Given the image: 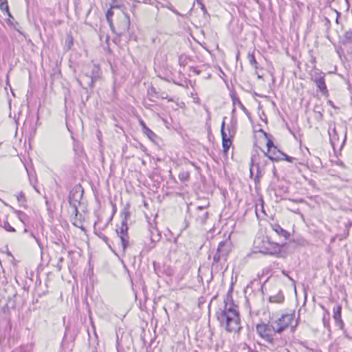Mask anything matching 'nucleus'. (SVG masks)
Listing matches in <instances>:
<instances>
[{"instance_id":"nucleus-7","label":"nucleus","mask_w":352,"mask_h":352,"mask_svg":"<svg viewBox=\"0 0 352 352\" xmlns=\"http://www.w3.org/2000/svg\"><path fill=\"white\" fill-rule=\"evenodd\" d=\"M256 329L258 335L261 338H262L269 344H275L276 339L273 337L272 333H274V331L272 328L271 321H270L269 324H266L264 322L257 324Z\"/></svg>"},{"instance_id":"nucleus-27","label":"nucleus","mask_w":352,"mask_h":352,"mask_svg":"<svg viewBox=\"0 0 352 352\" xmlns=\"http://www.w3.org/2000/svg\"><path fill=\"white\" fill-rule=\"evenodd\" d=\"M179 179L182 182H186L189 179L190 173L188 171L183 170L179 173Z\"/></svg>"},{"instance_id":"nucleus-25","label":"nucleus","mask_w":352,"mask_h":352,"mask_svg":"<svg viewBox=\"0 0 352 352\" xmlns=\"http://www.w3.org/2000/svg\"><path fill=\"white\" fill-rule=\"evenodd\" d=\"M231 98H232L233 105L238 104L242 111L245 110L246 107L242 104V102H241V100H239V98L238 97H236L234 95H232L231 96Z\"/></svg>"},{"instance_id":"nucleus-28","label":"nucleus","mask_w":352,"mask_h":352,"mask_svg":"<svg viewBox=\"0 0 352 352\" xmlns=\"http://www.w3.org/2000/svg\"><path fill=\"white\" fill-rule=\"evenodd\" d=\"M232 142L231 138L228 139V140H225L224 141H222V146H223V151L225 153L228 152V151L229 150L230 147L232 145Z\"/></svg>"},{"instance_id":"nucleus-50","label":"nucleus","mask_w":352,"mask_h":352,"mask_svg":"<svg viewBox=\"0 0 352 352\" xmlns=\"http://www.w3.org/2000/svg\"><path fill=\"white\" fill-rule=\"evenodd\" d=\"M328 102L331 107H334L333 104L331 101L329 100Z\"/></svg>"},{"instance_id":"nucleus-10","label":"nucleus","mask_w":352,"mask_h":352,"mask_svg":"<svg viewBox=\"0 0 352 352\" xmlns=\"http://www.w3.org/2000/svg\"><path fill=\"white\" fill-rule=\"evenodd\" d=\"M84 190L80 185H76L69 195V203L80 204L82 198Z\"/></svg>"},{"instance_id":"nucleus-30","label":"nucleus","mask_w":352,"mask_h":352,"mask_svg":"<svg viewBox=\"0 0 352 352\" xmlns=\"http://www.w3.org/2000/svg\"><path fill=\"white\" fill-rule=\"evenodd\" d=\"M79 204H75V203L69 204L71 209H72V214H74L76 217L78 214V207Z\"/></svg>"},{"instance_id":"nucleus-16","label":"nucleus","mask_w":352,"mask_h":352,"mask_svg":"<svg viewBox=\"0 0 352 352\" xmlns=\"http://www.w3.org/2000/svg\"><path fill=\"white\" fill-rule=\"evenodd\" d=\"M318 89L322 93V94H327L328 90L327 87L325 84L324 81V77L320 79H318L317 81L315 82Z\"/></svg>"},{"instance_id":"nucleus-41","label":"nucleus","mask_w":352,"mask_h":352,"mask_svg":"<svg viewBox=\"0 0 352 352\" xmlns=\"http://www.w3.org/2000/svg\"><path fill=\"white\" fill-rule=\"evenodd\" d=\"M245 114L250 119L251 118V114L248 111V110L245 108V111H243Z\"/></svg>"},{"instance_id":"nucleus-14","label":"nucleus","mask_w":352,"mask_h":352,"mask_svg":"<svg viewBox=\"0 0 352 352\" xmlns=\"http://www.w3.org/2000/svg\"><path fill=\"white\" fill-rule=\"evenodd\" d=\"M208 218V212L205 210L203 206L197 208L196 220L200 224H204Z\"/></svg>"},{"instance_id":"nucleus-31","label":"nucleus","mask_w":352,"mask_h":352,"mask_svg":"<svg viewBox=\"0 0 352 352\" xmlns=\"http://www.w3.org/2000/svg\"><path fill=\"white\" fill-rule=\"evenodd\" d=\"M267 149H268V153L269 152H272V150H276L277 149V146H276L274 144V142L272 140H267Z\"/></svg>"},{"instance_id":"nucleus-17","label":"nucleus","mask_w":352,"mask_h":352,"mask_svg":"<svg viewBox=\"0 0 352 352\" xmlns=\"http://www.w3.org/2000/svg\"><path fill=\"white\" fill-rule=\"evenodd\" d=\"M341 43L344 45L352 43V30L345 32L342 37Z\"/></svg>"},{"instance_id":"nucleus-42","label":"nucleus","mask_w":352,"mask_h":352,"mask_svg":"<svg viewBox=\"0 0 352 352\" xmlns=\"http://www.w3.org/2000/svg\"><path fill=\"white\" fill-rule=\"evenodd\" d=\"M333 12H335L336 14V22L337 23H338V19H339V16H340V13L338 12H337L336 10H333Z\"/></svg>"},{"instance_id":"nucleus-22","label":"nucleus","mask_w":352,"mask_h":352,"mask_svg":"<svg viewBox=\"0 0 352 352\" xmlns=\"http://www.w3.org/2000/svg\"><path fill=\"white\" fill-rule=\"evenodd\" d=\"M0 9L1 10L2 12H6V14L9 16H11V14H10V10H9V6H8V1L7 0H1V1H0Z\"/></svg>"},{"instance_id":"nucleus-45","label":"nucleus","mask_w":352,"mask_h":352,"mask_svg":"<svg viewBox=\"0 0 352 352\" xmlns=\"http://www.w3.org/2000/svg\"><path fill=\"white\" fill-rule=\"evenodd\" d=\"M142 128V131L144 133L146 131V129H148V127L146 124H144V126Z\"/></svg>"},{"instance_id":"nucleus-48","label":"nucleus","mask_w":352,"mask_h":352,"mask_svg":"<svg viewBox=\"0 0 352 352\" xmlns=\"http://www.w3.org/2000/svg\"><path fill=\"white\" fill-rule=\"evenodd\" d=\"M112 206H113V214L116 212V204H112Z\"/></svg>"},{"instance_id":"nucleus-57","label":"nucleus","mask_w":352,"mask_h":352,"mask_svg":"<svg viewBox=\"0 0 352 352\" xmlns=\"http://www.w3.org/2000/svg\"><path fill=\"white\" fill-rule=\"evenodd\" d=\"M283 274H285V275L287 274L286 272H285V271H283Z\"/></svg>"},{"instance_id":"nucleus-8","label":"nucleus","mask_w":352,"mask_h":352,"mask_svg":"<svg viewBox=\"0 0 352 352\" xmlns=\"http://www.w3.org/2000/svg\"><path fill=\"white\" fill-rule=\"evenodd\" d=\"M128 226L125 220H122L119 229L116 230L117 234L120 239L122 243V250L125 251L129 245V235H128Z\"/></svg>"},{"instance_id":"nucleus-35","label":"nucleus","mask_w":352,"mask_h":352,"mask_svg":"<svg viewBox=\"0 0 352 352\" xmlns=\"http://www.w3.org/2000/svg\"><path fill=\"white\" fill-rule=\"evenodd\" d=\"M95 233L103 241H104L107 244L108 243L109 239L107 236H105L102 232L97 233L95 232Z\"/></svg>"},{"instance_id":"nucleus-55","label":"nucleus","mask_w":352,"mask_h":352,"mask_svg":"<svg viewBox=\"0 0 352 352\" xmlns=\"http://www.w3.org/2000/svg\"><path fill=\"white\" fill-rule=\"evenodd\" d=\"M326 21L327 23H329V20L327 18H326Z\"/></svg>"},{"instance_id":"nucleus-26","label":"nucleus","mask_w":352,"mask_h":352,"mask_svg":"<svg viewBox=\"0 0 352 352\" xmlns=\"http://www.w3.org/2000/svg\"><path fill=\"white\" fill-rule=\"evenodd\" d=\"M248 58H249V62H250V65L252 66H253L255 69H258V63L256 61V60L255 58V56H254L253 53L252 54H250V53L248 54Z\"/></svg>"},{"instance_id":"nucleus-56","label":"nucleus","mask_w":352,"mask_h":352,"mask_svg":"<svg viewBox=\"0 0 352 352\" xmlns=\"http://www.w3.org/2000/svg\"><path fill=\"white\" fill-rule=\"evenodd\" d=\"M306 149L307 150V152H308V153H309V154L310 155L309 150L307 148H306Z\"/></svg>"},{"instance_id":"nucleus-36","label":"nucleus","mask_w":352,"mask_h":352,"mask_svg":"<svg viewBox=\"0 0 352 352\" xmlns=\"http://www.w3.org/2000/svg\"><path fill=\"white\" fill-rule=\"evenodd\" d=\"M16 198H17V200L21 202V201H25V195L23 193V192H20L17 194L16 195Z\"/></svg>"},{"instance_id":"nucleus-52","label":"nucleus","mask_w":352,"mask_h":352,"mask_svg":"<svg viewBox=\"0 0 352 352\" xmlns=\"http://www.w3.org/2000/svg\"><path fill=\"white\" fill-rule=\"evenodd\" d=\"M333 132L334 133H336V128H335V127H334V128H333Z\"/></svg>"},{"instance_id":"nucleus-54","label":"nucleus","mask_w":352,"mask_h":352,"mask_svg":"<svg viewBox=\"0 0 352 352\" xmlns=\"http://www.w3.org/2000/svg\"><path fill=\"white\" fill-rule=\"evenodd\" d=\"M312 62L315 63V58H312Z\"/></svg>"},{"instance_id":"nucleus-1","label":"nucleus","mask_w":352,"mask_h":352,"mask_svg":"<svg viewBox=\"0 0 352 352\" xmlns=\"http://www.w3.org/2000/svg\"><path fill=\"white\" fill-rule=\"evenodd\" d=\"M215 316L221 327L229 333H239L242 329L238 307L232 301L224 300L223 309L219 308Z\"/></svg>"},{"instance_id":"nucleus-38","label":"nucleus","mask_w":352,"mask_h":352,"mask_svg":"<svg viewBox=\"0 0 352 352\" xmlns=\"http://www.w3.org/2000/svg\"><path fill=\"white\" fill-rule=\"evenodd\" d=\"M18 214H19V218L20 219V220H21V221H23V219L25 217H26V214H25L24 212H21V211H19V212H18Z\"/></svg>"},{"instance_id":"nucleus-6","label":"nucleus","mask_w":352,"mask_h":352,"mask_svg":"<svg viewBox=\"0 0 352 352\" xmlns=\"http://www.w3.org/2000/svg\"><path fill=\"white\" fill-rule=\"evenodd\" d=\"M294 318V314H285L275 320H271L272 328L274 331V334L281 333L285 330L290 324Z\"/></svg>"},{"instance_id":"nucleus-39","label":"nucleus","mask_w":352,"mask_h":352,"mask_svg":"<svg viewBox=\"0 0 352 352\" xmlns=\"http://www.w3.org/2000/svg\"><path fill=\"white\" fill-rule=\"evenodd\" d=\"M108 24L109 25V27H110L111 30H112V32L117 34V30L113 25V21H111V23H108Z\"/></svg>"},{"instance_id":"nucleus-47","label":"nucleus","mask_w":352,"mask_h":352,"mask_svg":"<svg viewBox=\"0 0 352 352\" xmlns=\"http://www.w3.org/2000/svg\"><path fill=\"white\" fill-rule=\"evenodd\" d=\"M201 10L204 11V12H206V7L204 6V4H202V3L201 4Z\"/></svg>"},{"instance_id":"nucleus-3","label":"nucleus","mask_w":352,"mask_h":352,"mask_svg":"<svg viewBox=\"0 0 352 352\" xmlns=\"http://www.w3.org/2000/svg\"><path fill=\"white\" fill-rule=\"evenodd\" d=\"M101 70L98 65L96 64H87L82 69V81L88 87H93L94 82L100 79Z\"/></svg>"},{"instance_id":"nucleus-29","label":"nucleus","mask_w":352,"mask_h":352,"mask_svg":"<svg viewBox=\"0 0 352 352\" xmlns=\"http://www.w3.org/2000/svg\"><path fill=\"white\" fill-rule=\"evenodd\" d=\"M321 307H322V309L323 310H324V311L327 312V318H326V316H324L323 317L322 320H323L324 326L325 327L328 328V327H329V313L327 311V309H325V308H324V306H322H322H321Z\"/></svg>"},{"instance_id":"nucleus-40","label":"nucleus","mask_w":352,"mask_h":352,"mask_svg":"<svg viewBox=\"0 0 352 352\" xmlns=\"http://www.w3.org/2000/svg\"><path fill=\"white\" fill-rule=\"evenodd\" d=\"M272 173H273L274 176L275 177H277V170H276L275 166H273Z\"/></svg>"},{"instance_id":"nucleus-49","label":"nucleus","mask_w":352,"mask_h":352,"mask_svg":"<svg viewBox=\"0 0 352 352\" xmlns=\"http://www.w3.org/2000/svg\"><path fill=\"white\" fill-rule=\"evenodd\" d=\"M140 124L142 126V127L144 126V124H146L145 122L143 120L140 121Z\"/></svg>"},{"instance_id":"nucleus-18","label":"nucleus","mask_w":352,"mask_h":352,"mask_svg":"<svg viewBox=\"0 0 352 352\" xmlns=\"http://www.w3.org/2000/svg\"><path fill=\"white\" fill-rule=\"evenodd\" d=\"M269 300L271 302L282 303L284 301V296L279 292L277 294L270 296Z\"/></svg>"},{"instance_id":"nucleus-53","label":"nucleus","mask_w":352,"mask_h":352,"mask_svg":"<svg viewBox=\"0 0 352 352\" xmlns=\"http://www.w3.org/2000/svg\"><path fill=\"white\" fill-rule=\"evenodd\" d=\"M235 110H236V109H235V108H234V109H232V113H234L235 112Z\"/></svg>"},{"instance_id":"nucleus-33","label":"nucleus","mask_w":352,"mask_h":352,"mask_svg":"<svg viewBox=\"0 0 352 352\" xmlns=\"http://www.w3.org/2000/svg\"><path fill=\"white\" fill-rule=\"evenodd\" d=\"M280 155H282V157H283V160H286L287 162H292L294 160H295L296 159L294 157H290V156H288L287 155H286L285 153H280Z\"/></svg>"},{"instance_id":"nucleus-46","label":"nucleus","mask_w":352,"mask_h":352,"mask_svg":"<svg viewBox=\"0 0 352 352\" xmlns=\"http://www.w3.org/2000/svg\"><path fill=\"white\" fill-rule=\"evenodd\" d=\"M264 157H267L269 159V155H270V153H268V151L267 152L263 151Z\"/></svg>"},{"instance_id":"nucleus-37","label":"nucleus","mask_w":352,"mask_h":352,"mask_svg":"<svg viewBox=\"0 0 352 352\" xmlns=\"http://www.w3.org/2000/svg\"><path fill=\"white\" fill-rule=\"evenodd\" d=\"M335 322H336V325L338 326L340 329H343L344 322H343V320H342V318L337 319L335 320Z\"/></svg>"},{"instance_id":"nucleus-24","label":"nucleus","mask_w":352,"mask_h":352,"mask_svg":"<svg viewBox=\"0 0 352 352\" xmlns=\"http://www.w3.org/2000/svg\"><path fill=\"white\" fill-rule=\"evenodd\" d=\"M119 6H111V8L109 9L106 13V18H107V21L108 22V23H111V21H113L112 19V16L113 15V8H118Z\"/></svg>"},{"instance_id":"nucleus-58","label":"nucleus","mask_w":352,"mask_h":352,"mask_svg":"<svg viewBox=\"0 0 352 352\" xmlns=\"http://www.w3.org/2000/svg\"><path fill=\"white\" fill-rule=\"evenodd\" d=\"M256 1H258V0H255Z\"/></svg>"},{"instance_id":"nucleus-15","label":"nucleus","mask_w":352,"mask_h":352,"mask_svg":"<svg viewBox=\"0 0 352 352\" xmlns=\"http://www.w3.org/2000/svg\"><path fill=\"white\" fill-rule=\"evenodd\" d=\"M270 153V155H269V160L272 162H277L280 160H283L282 155H280V153H283L278 148L276 150H272Z\"/></svg>"},{"instance_id":"nucleus-20","label":"nucleus","mask_w":352,"mask_h":352,"mask_svg":"<svg viewBox=\"0 0 352 352\" xmlns=\"http://www.w3.org/2000/svg\"><path fill=\"white\" fill-rule=\"evenodd\" d=\"M324 77V75H322L321 72L318 69H315L311 73V79L314 82L318 80V79H320Z\"/></svg>"},{"instance_id":"nucleus-34","label":"nucleus","mask_w":352,"mask_h":352,"mask_svg":"<svg viewBox=\"0 0 352 352\" xmlns=\"http://www.w3.org/2000/svg\"><path fill=\"white\" fill-rule=\"evenodd\" d=\"M121 215L124 216V219L122 220H125L126 221L128 217H130V212L129 211L128 208H124L121 212Z\"/></svg>"},{"instance_id":"nucleus-4","label":"nucleus","mask_w":352,"mask_h":352,"mask_svg":"<svg viewBox=\"0 0 352 352\" xmlns=\"http://www.w3.org/2000/svg\"><path fill=\"white\" fill-rule=\"evenodd\" d=\"M232 242L229 235L225 240L221 241L217 247L216 253L213 256V264L226 261L227 258L232 250Z\"/></svg>"},{"instance_id":"nucleus-43","label":"nucleus","mask_w":352,"mask_h":352,"mask_svg":"<svg viewBox=\"0 0 352 352\" xmlns=\"http://www.w3.org/2000/svg\"><path fill=\"white\" fill-rule=\"evenodd\" d=\"M204 109L208 113V118H210V112L209 111V109L206 106L204 107Z\"/></svg>"},{"instance_id":"nucleus-44","label":"nucleus","mask_w":352,"mask_h":352,"mask_svg":"<svg viewBox=\"0 0 352 352\" xmlns=\"http://www.w3.org/2000/svg\"><path fill=\"white\" fill-rule=\"evenodd\" d=\"M299 164L302 165V166H307L308 162H307V161L303 160L302 162H299Z\"/></svg>"},{"instance_id":"nucleus-23","label":"nucleus","mask_w":352,"mask_h":352,"mask_svg":"<svg viewBox=\"0 0 352 352\" xmlns=\"http://www.w3.org/2000/svg\"><path fill=\"white\" fill-rule=\"evenodd\" d=\"M226 119V117H224L223 122L221 123V138H222V141H224L225 140H228V139L231 138V136L228 137V135L226 133V130H225V120Z\"/></svg>"},{"instance_id":"nucleus-12","label":"nucleus","mask_w":352,"mask_h":352,"mask_svg":"<svg viewBox=\"0 0 352 352\" xmlns=\"http://www.w3.org/2000/svg\"><path fill=\"white\" fill-rule=\"evenodd\" d=\"M149 232H150L149 239L151 241V244L144 248V249L146 250V252H149L152 248H153L155 245V242L158 241L160 239V234L159 233V231L157 230V228L155 226L150 225Z\"/></svg>"},{"instance_id":"nucleus-51","label":"nucleus","mask_w":352,"mask_h":352,"mask_svg":"<svg viewBox=\"0 0 352 352\" xmlns=\"http://www.w3.org/2000/svg\"><path fill=\"white\" fill-rule=\"evenodd\" d=\"M23 232H28V229H27V228H25V229L23 230Z\"/></svg>"},{"instance_id":"nucleus-13","label":"nucleus","mask_w":352,"mask_h":352,"mask_svg":"<svg viewBox=\"0 0 352 352\" xmlns=\"http://www.w3.org/2000/svg\"><path fill=\"white\" fill-rule=\"evenodd\" d=\"M271 228L280 237H283L284 241L289 239L290 236L289 232L283 229L279 224H271Z\"/></svg>"},{"instance_id":"nucleus-5","label":"nucleus","mask_w":352,"mask_h":352,"mask_svg":"<svg viewBox=\"0 0 352 352\" xmlns=\"http://www.w3.org/2000/svg\"><path fill=\"white\" fill-rule=\"evenodd\" d=\"M254 243H258L257 248H259L260 252L270 255L278 254L282 247V245L277 243L271 242L267 236L265 239H263L261 241L260 239H258L257 241H254Z\"/></svg>"},{"instance_id":"nucleus-21","label":"nucleus","mask_w":352,"mask_h":352,"mask_svg":"<svg viewBox=\"0 0 352 352\" xmlns=\"http://www.w3.org/2000/svg\"><path fill=\"white\" fill-rule=\"evenodd\" d=\"M0 226L5 229L7 232H14L16 230L14 228L11 226L7 220L0 221Z\"/></svg>"},{"instance_id":"nucleus-9","label":"nucleus","mask_w":352,"mask_h":352,"mask_svg":"<svg viewBox=\"0 0 352 352\" xmlns=\"http://www.w3.org/2000/svg\"><path fill=\"white\" fill-rule=\"evenodd\" d=\"M130 28V18L128 14L124 12L122 13L119 19V21L118 23L117 28V34L120 36L124 35L126 34Z\"/></svg>"},{"instance_id":"nucleus-19","label":"nucleus","mask_w":352,"mask_h":352,"mask_svg":"<svg viewBox=\"0 0 352 352\" xmlns=\"http://www.w3.org/2000/svg\"><path fill=\"white\" fill-rule=\"evenodd\" d=\"M341 312L342 305L340 304H337L336 306L333 309V318L335 320L337 319L342 318Z\"/></svg>"},{"instance_id":"nucleus-32","label":"nucleus","mask_w":352,"mask_h":352,"mask_svg":"<svg viewBox=\"0 0 352 352\" xmlns=\"http://www.w3.org/2000/svg\"><path fill=\"white\" fill-rule=\"evenodd\" d=\"M144 134L146 135L147 137L151 140H153L154 138H156L155 133L149 128L148 129H146Z\"/></svg>"},{"instance_id":"nucleus-11","label":"nucleus","mask_w":352,"mask_h":352,"mask_svg":"<svg viewBox=\"0 0 352 352\" xmlns=\"http://www.w3.org/2000/svg\"><path fill=\"white\" fill-rule=\"evenodd\" d=\"M147 95L148 99L152 102H155L157 99H168L169 101L171 100L168 98V95L165 91H158L157 89L151 86L147 91Z\"/></svg>"},{"instance_id":"nucleus-2","label":"nucleus","mask_w":352,"mask_h":352,"mask_svg":"<svg viewBox=\"0 0 352 352\" xmlns=\"http://www.w3.org/2000/svg\"><path fill=\"white\" fill-rule=\"evenodd\" d=\"M267 163V161L258 154L253 155L251 157L250 177L254 179L256 188L260 184V179L264 174Z\"/></svg>"}]
</instances>
